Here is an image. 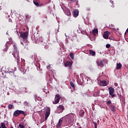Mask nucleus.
I'll use <instances>...</instances> for the list:
<instances>
[{
	"label": "nucleus",
	"instance_id": "obj_1",
	"mask_svg": "<svg viewBox=\"0 0 128 128\" xmlns=\"http://www.w3.org/2000/svg\"><path fill=\"white\" fill-rule=\"evenodd\" d=\"M28 36L27 32H22L20 34V36L22 38L24 42H25L26 46V42H28Z\"/></svg>",
	"mask_w": 128,
	"mask_h": 128
},
{
	"label": "nucleus",
	"instance_id": "obj_2",
	"mask_svg": "<svg viewBox=\"0 0 128 128\" xmlns=\"http://www.w3.org/2000/svg\"><path fill=\"white\" fill-rule=\"evenodd\" d=\"M97 64H107L108 60H98L96 61Z\"/></svg>",
	"mask_w": 128,
	"mask_h": 128
},
{
	"label": "nucleus",
	"instance_id": "obj_3",
	"mask_svg": "<svg viewBox=\"0 0 128 128\" xmlns=\"http://www.w3.org/2000/svg\"><path fill=\"white\" fill-rule=\"evenodd\" d=\"M20 114H24V112L21 110H16L14 112V116H18Z\"/></svg>",
	"mask_w": 128,
	"mask_h": 128
},
{
	"label": "nucleus",
	"instance_id": "obj_4",
	"mask_svg": "<svg viewBox=\"0 0 128 128\" xmlns=\"http://www.w3.org/2000/svg\"><path fill=\"white\" fill-rule=\"evenodd\" d=\"M12 54L14 58L17 60H20V52H18V51H14Z\"/></svg>",
	"mask_w": 128,
	"mask_h": 128
},
{
	"label": "nucleus",
	"instance_id": "obj_5",
	"mask_svg": "<svg viewBox=\"0 0 128 128\" xmlns=\"http://www.w3.org/2000/svg\"><path fill=\"white\" fill-rule=\"evenodd\" d=\"M108 90H109L110 96H111L112 98H114L115 95L114 94V88L110 86L108 88Z\"/></svg>",
	"mask_w": 128,
	"mask_h": 128
},
{
	"label": "nucleus",
	"instance_id": "obj_6",
	"mask_svg": "<svg viewBox=\"0 0 128 128\" xmlns=\"http://www.w3.org/2000/svg\"><path fill=\"white\" fill-rule=\"evenodd\" d=\"M50 108L49 107L46 108V112L45 114V120H48V118L50 116Z\"/></svg>",
	"mask_w": 128,
	"mask_h": 128
},
{
	"label": "nucleus",
	"instance_id": "obj_7",
	"mask_svg": "<svg viewBox=\"0 0 128 128\" xmlns=\"http://www.w3.org/2000/svg\"><path fill=\"white\" fill-rule=\"evenodd\" d=\"M8 72L9 74H10L12 76H16V75L14 74L16 70V68H14V69L9 68L8 69Z\"/></svg>",
	"mask_w": 128,
	"mask_h": 128
},
{
	"label": "nucleus",
	"instance_id": "obj_8",
	"mask_svg": "<svg viewBox=\"0 0 128 128\" xmlns=\"http://www.w3.org/2000/svg\"><path fill=\"white\" fill-rule=\"evenodd\" d=\"M60 94L56 95L55 99L54 102H53V104H58V102H60Z\"/></svg>",
	"mask_w": 128,
	"mask_h": 128
},
{
	"label": "nucleus",
	"instance_id": "obj_9",
	"mask_svg": "<svg viewBox=\"0 0 128 128\" xmlns=\"http://www.w3.org/2000/svg\"><path fill=\"white\" fill-rule=\"evenodd\" d=\"M110 32L108 31H106L104 32L103 34V38L106 40H108V34H110Z\"/></svg>",
	"mask_w": 128,
	"mask_h": 128
},
{
	"label": "nucleus",
	"instance_id": "obj_10",
	"mask_svg": "<svg viewBox=\"0 0 128 128\" xmlns=\"http://www.w3.org/2000/svg\"><path fill=\"white\" fill-rule=\"evenodd\" d=\"M92 34H94V36H96L98 34V28H94L92 30Z\"/></svg>",
	"mask_w": 128,
	"mask_h": 128
},
{
	"label": "nucleus",
	"instance_id": "obj_11",
	"mask_svg": "<svg viewBox=\"0 0 128 128\" xmlns=\"http://www.w3.org/2000/svg\"><path fill=\"white\" fill-rule=\"evenodd\" d=\"M100 86H108V83H106V80L100 81Z\"/></svg>",
	"mask_w": 128,
	"mask_h": 128
},
{
	"label": "nucleus",
	"instance_id": "obj_12",
	"mask_svg": "<svg viewBox=\"0 0 128 128\" xmlns=\"http://www.w3.org/2000/svg\"><path fill=\"white\" fill-rule=\"evenodd\" d=\"M10 44H12V42H6V48L4 49V50L5 52H8V46H10Z\"/></svg>",
	"mask_w": 128,
	"mask_h": 128
},
{
	"label": "nucleus",
	"instance_id": "obj_13",
	"mask_svg": "<svg viewBox=\"0 0 128 128\" xmlns=\"http://www.w3.org/2000/svg\"><path fill=\"white\" fill-rule=\"evenodd\" d=\"M78 16V10H74V16L76 18Z\"/></svg>",
	"mask_w": 128,
	"mask_h": 128
},
{
	"label": "nucleus",
	"instance_id": "obj_14",
	"mask_svg": "<svg viewBox=\"0 0 128 128\" xmlns=\"http://www.w3.org/2000/svg\"><path fill=\"white\" fill-rule=\"evenodd\" d=\"M62 120H60L58 124L56 125L57 128H60L62 126Z\"/></svg>",
	"mask_w": 128,
	"mask_h": 128
},
{
	"label": "nucleus",
	"instance_id": "obj_15",
	"mask_svg": "<svg viewBox=\"0 0 128 128\" xmlns=\"http://www.w3.org/2000/svg\"><path fill=\"white\" fill-rule=\"evenodd\" d=\"M89 54L92 56H96V52H94L92 50H90Z\"/></svg>",
	"mask_w": 128,
	"mask_h": 128
},
{
	"label": "nucleus",
	"instance_id": "obj_16",
	"mask_svg": "<svg viewBox=\"0 0 128 128\" xmlns=\"http://www.w3.org/2000/svg\"><path fill=\"white\" fill-rule=\"evenodd\" d=\"M58 110H61V112H62V110H64V109L62 106L60 105L59 106L58 108Z\"/></svg>",
	"mask_w": 128,
	"mask_h": 128
},
{
	"label": "nucleus",
	"instance_id": "obj_17",
	"mask_svg": "<svg viewBox=\"0 0 128 128\" xmlns=\"http://www.w3.org/2000/svg\"><path fill=\"white\" fill-rule=\"evenodd\" d=\"M110 110H112V112H115L116 111V106L114 105H111L110 106Z\"/></svg>",
	"mask_w": 128,
	"mask_h": 128
},
{
	"label": "nucleus",
	"instance_id": "obj_18",
	"mask_svg": "<svg viewBox=\"0 0 128 128\" xmlns=\"http://www.w3.org/2000/svg\"><path fill=\"white\" fill-rule=\"evenodd\" d=\"M84 114V111L81 110L80 112V116L82 118Z\"/></svg>",
	"mask_w": 128,
	"mask_h": 128
},
{
	"label": "nucleus",
	"instance_id": "obj_19",
	"mask_svg": "<svg viewBox=\"0 0 128 128\" xmlns=\"http://www.w3.org/2000/svg\"><path fill=\"white\" fill-rule=\"evenodd\" d=\"M70 58H71L72 60H74V52L70 53Z\"/></svg>",
	"mask_w": 128,
	"mask_h": 128
},
{
	"label": "nucleus",
	"instance_id": "obj_20",
	"mask_svg": "<svg viewBox=\"0 0 128 128\" xmlns=\"http://www.w3.org/2000/svg\"><path fill=\"white\" fill-rule=\"evenodd\" d=\"M0 124L2 128H8L6 126V124L4 122H1Z\"/></svg>",
	"mask_w": 128,
	"mask_h": 128
},
{
	"label": "nucleus",
	"instance_id": "obj_21",
	"mask_svg": "<svg viewBox=\"0 0 128 128\" xmlns=\"http://www.w3.org/2000/svg\"><path fill=\"white\" fill-rule=\"evenodd\" d=\"M122 64H117L116 68V70H120L122 68Z\"/></svg>",
	"mask_w": 128,
	"mask_h": 128
},
{
	"label": "nucleus",
	"instance_id": "obj_22",
	"mask_svg": "<svg viewBox=\"0 0 128 128\" xmlns=\"http://www.w3.org/2000/svg\"><path fill=\"white\" fill-rule=\"evenodd\" d=\"M34 4L36 6H40V4H38V2L36 0H34Z\"/></svg>",
	"mask_w": 128,
	"mask_h": 128
},
{
	"label": "nucleus",
	"instance_id": "obj_23",
	"mask_svg": "<svg viewBox=\"0 0 128 128\" xmlns=\"http://www.w3.org/2000/svg\"><path fill=\"white\" fill-rule=\"evenodd\" d=\"M65 68H72V64H65L64 65Z\"/></svg>",
	"mask_w": 128,
	"mask_h": 128
},
{
	"label": "nucleus",
	"instance_id": "obj_24",
	"mask_svg": "<svg viewBox=\"0 0 128 128\" xmlns=\"http://www.w3.org/2000/svg\"><path fill=\"white\" fill-rule=\"evenodd\" d=\"M78 82L79 84H80V86H82V84H84V80H82V81H80L78 80Z\"/></svg>",
	"mask_w": 128,
	"mask_h": 128
},
{
	"label": "nucleus",
	"instance_id": "obj_25",
	"mask_svg": "<svg viewBox=\"0 0 128 128\" xmlns=\"http://www.w3.org/2000/svg\"><path fill=\"white\" fill-rule=\"evenodd\" d=\"M21 66L20 68H19V70H20V72H24V66L20 65Z\"/></svg>",
	"mask_w": 128,
	"mask_h": 128
},
{
	"label": "nucleus",
	"instance_id": "obj_26",
	"mask_svg": "<svg viewBox=\"0 0 128 128\" xmlns=\"http://www.w3.org/2000/svg\"><path fill=\"white\" fill-rule=\"evenodd\" d=\"M70 116H71V120H74V116H76V115H74L72 114H70Z\"/></svg>",
	"mask_w": 128,
	"mask_h": 128
},
{
	"label": "nucleus",
	"instance_id": "obj_27",
	"mask_svg": "<svg viewBox=\"0 0 128 128\" xmlns=\"http://www.w3.org/2000/svg\"><path fill=\"white\" fill-rule=\"evenodd\" d=\"M14 52H18V47H16V44L14 45Z\"/></svg>",
	"mask_w": 128,
	"mask_h": 128
},
{
	"label": "nucleus",
	"instance_id": "obj_28",
	"mask_svg": "<svg viewBox=\"0 0 128 128\" xmlns=\"http://www.w3.org/2000/svg\"><path fill=\"white\" fill-rule=\"evenodd\" d=\"M70 2H76V4H78V0H71L70 1Z\"/></svg>",
	"mask_w": 128,
	"mask_h": 128
},
{
	"label": "nucleus",
	"instance_id": "obj_29",
	"mask_svg": "<svg viewBox=\"0 0 128 128\" xmlns=\"http://www.w3.org/2000/svg\"><path fill=\"white\" fill-rule=\"evenodd\" d=\"M8 107L10 110H12V108H14V105H12V104H10L8 105Z\"/></svg>",
	"mask_w": 128,
	"mask_h": 128
},
{
	"label": "nucleus",
	"instance_id": "obj_30",
	"mask_svg": "<svg viewBox=\"0 0 128 128\" xmlns=\"http://www.w3.org/2000/svg\"><path fill=\"white\" fill-rule=\"evenodd\" d=\"M70 84L71 86L73 88V89L74 90V84L72 82H70Z\"/></svg>",
	"mask_w": 128,
	"mask_h": 128
},
{
	"label": "nucleus",
	"instance_id": "obj_31",
	"mask_svg": "<svg viewBox=\"0 0 128 128\" xmlns=\"http://www.w3.org/2000/svg\"><path fill=\"white\" fill-rule=\"evenodd\" d=\"M72 64V62L68 60L66 62V64Z\"/></svg>",
	"mask_w": 128,
	"mask_h": 128
},
{
	"label": "nucleus",
	"instance_id": "obj_32",
	"mask_svg": "<svg viewBox=\"0 0 128 128\" xmlns=\"http://www.w3.org/2000/svg\"><path fill=\"white\" fill-rule=\"evenodd\" d=\"M102 67H104V64H98V68H102Z\"/></svg>",
	"mask_w": 128,
	"mask_h": 128
},
{
	"label": "nucleus",
	"instance_id": "obj_33",
	"mask_svg": "<svg viewBox=\"0 0 128 128\" xmlns=\"http://www.w3.org/2000/svg\"><path fill=\"white\" fill-rule=\"evenodd\" d=\"M94 128H98V124L96 122H94Z\"/></svg>",
	"mask_w": 128,
	"mask_h": 128
},
{
	"label": "nucleus",
	"instance_id": "obj_34",
	"mask_svg": "<svg viewBox=\"0 0 128 128\" xmlns=\"http://www.w3.org/2000/svg\"><path fill=\"white\" fill-rule=\"evenodd\" d=\"M106 48H110V44H106Z\"/></svg>",
	"mask_w": 128,
	"mask_h": 128
},
{
	"label": "nucleus",
	"instance_id": "obj_35",
	"mask_svg": "<svg viewBox=\"0 0 128 128\" xmlns=\"http://www.w3.org/2000/svg\"><path fill=\"white\" fill-rule=\"evenodd\" d=\"M109 40H114V36H112L109 38Z\"/></svg>",
	"mask_w": 128,
	"mask_h": 128
},
{
	"label": "nucleus",
	"instance_id": "obj_36",
	"mask_svg": "<svg viewBox=\"0 0 128 128\" xmlns=\"http://www.w3.org/2000/svg\"><path fill=\"white\" fill-rule=\"evenodd\" d=\"M19 128H24V126L22 124H19Z\"/></svg>",
	"mask_w": 128,
	"mask_h": 128
},
{
	"label": "nucleus",
	"instance_id": "obj_37",
	"mask_svg": "<svg viewBox=\"0 0 128 128\" xmlns=\"http://www.w3.org/2000/svg\"><path fill=\"white\" fill-rule=\"evenodd\" d=\"M48 70H50L52 68V67H50V65H48L46 66Z\"/></svg>",
	"mask_w": 128,
	"mask_h": 128
},
{
	"label": "nucleus",
	"instance_id": "obj_38",
	"mask_svg": "<svg viewBox=\"0 0 128 128\" xmlns=\"http://www.w3.org/2000/svg\"><path fill=\"white\" fill-rule=\"evenodd\" d=\"M24 104L25 106H28V102H26V101L24 102Z\"/></svg>",
	"mask_w": 128,
	"mask_h": 128
},
{
	"label": "nucleus",
	"instance_id": "obj_39",
	"mask_svg": "<svg viewBox=\"0 0 128 128\" xmlns=\"http://www.w3.org/2000/svg\"><path fill=\"white\" fill-rule=\"evenodd\" d=\"M106 104H112V102L110 100H108L106 102Z\"/></svg>",
	"mask_w": 128,
	"mask_h": 128
},
{
	"label": "nucleus",
	"instance_id": "obj_40",
	"mask_svg": "<svg viewBox=\"0 0 128 128\" xmlns=\"http://www.w3.org/2000/svg\"><path fill=\"white\" fill-rule=\"evenodd\" d=\"M114 86H118V83H114Z\"/></svg>",
	"mask_w": 128,
	"mask_h": 128
},
{
	"label": "nucleus",
	"instance_id": "obj_41",
	"mask_svg": "<svg viewBox=\"0 0 128 128\" xmlns=\"http://www.w3.org/2000/svg\"><path fill=\"white\" fill-rule=\"evenodd\" d=\"M9 22H12V19H9Z\"/></svg>",
	"mask_w": 128,
	"mask_h": 128
},
{
	"label": "nucleus",
	"instance_id": "obj_42",
	"mask_svg": "<svg viewBox=\"0 0 128 128\" xmlns=\"http://www.w3.org/2000/svg\"><path fill=\"white\" fill-rule=\"evenodd\" d=\"M7 96H10V92H8L7 93Z\"/></svg>",
	"mask_w": 128,
	"mask_h": 128
},
{
	"label": "nucleus",
	"instance_id": "obj_43",
	"mask_svg": "<svg viewBox=\"0 0 128 128\" xmlns=\"http://www.w3.org/2000/svg\"><path fill=\"white\" fill-rule=\"evenodd\" d=\"M35 100H36V102L37 101V100H36V97H35Z\"/></svg>",
	"mask_w": 128,
	"mask_h": 128
},
{
	"label": "nucleus",
	"instance_id": "obj_44",
	"mask_svg": "<svg viewBox=\"0 0 128 128\" xmlns=\"http://www.w3.org/2000/svg\"><path fill=\"white\" fill-rule=\"evenodd\" d=\"M116 64H122L120 63H117Z\"/></svg>",
	"mask_w": 128,
	"mask_h": 128
},
{
	"label": "nucleus",
	"instance_id": "obj_45",
	"mask_svg": "<svg viewBox=\"0 0 128 128\" xmlns=\"http://www.w3.org/2000/svg\"><path fill=\"white\" fill-rule=\"evenodd\" d=\"M21 44L24 46V43H22V42H21Z\"/></svg>",
	"mask_w": 128,
	"mask_h": 128
},
{
	"label": "nucleus",
	"instance_id": "obj_46",
	"mask_svg": "<svg viewBox=\"0 0 128 128\" xmlns=\"http://www.w3.org/2000/svg\"><path fill=\"white\" fill-rule=\"evenodd\" d=\"M10 128H14V127H13V126H12V127H10Z\"/></svg>",
	"mask_w": 128,
	"mask_h": 128
},
{
	"label": "nucleus",
	"instance_id": "obj_47",
	"mask_svg": "<svg viewBox=\"0 0 128 128\" xmlns=\"http://www.w3.org/2000/svg\"><path fill=\"white\" fill-rule=\"evenodd\" d=\"M57 32H58V30H56Z\"/></svg>",
	"mask_w": 128,
	"mask_h": 128
},
{
	"label": "nucleus",
	"instance_id": "obj_48",
	"mask_svg": "<svg viewBox=\"0 0 128 128\" xmlns=\"http://www.w3.org/2000/svg\"><path fill=\"white\" fill-rule=\"evenodd\" d=\"M37 126H38V124H37Z\"/></svg>",
	"mask_w": 128,
	"mask_h": 128
},
{
	"label": "nucleus",
	"instance_id": "obj_49",
	"mask_svg": "<svg viewBox=\"0 0 128 128\" xmlns=\"http://www.w3.org/2000/svg\"><path fill=\"white\" fill-rule=\"evenodd\" d=\"M36 66H37V65H36Z\"/></svg>",
	"mask_w": 128,
	"mask_h": 128
},
{
	"label": "nucleus",
	"instance_id": "obj_50",
	"mask_svg": "<svg viewBox=\"0 0 128 128\" xmlns=\"http://www.w3.org/2000/svg\"><path fill=\"white\" fill-rule=\"evenodd\" d=\"M102 108V107H101V108Z\"/></svg>",
	"mask_w": 128,
	"mask_h": 128
},
{
	"label": "nucleus",
	"instance_id": "obj_51",
	"mask_svg": "<svg viewBox=\"0 0 128 128\" xmlns=\"http://www.w3.org/2000/svg\"><path fill=\"white\" fill-rule=\"evenodd\" d=\"M102 108V107H101V108Z\"/></svg>",
	"mask_w": 128,
	"mask_h": 128
}]
</instances>
